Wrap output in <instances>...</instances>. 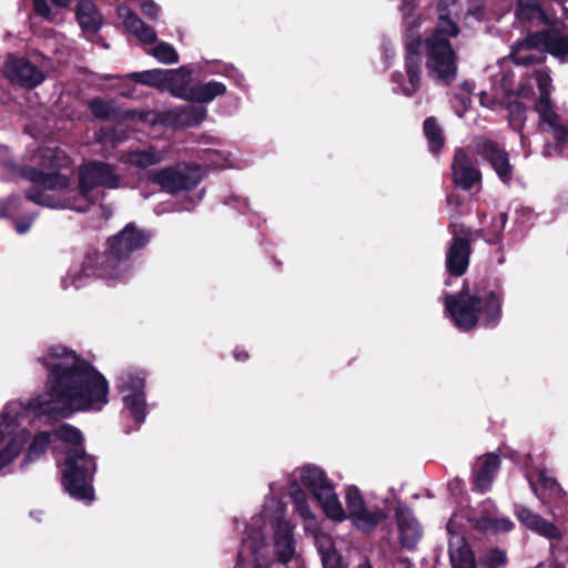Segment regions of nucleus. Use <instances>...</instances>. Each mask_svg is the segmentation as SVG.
<instances>
[{
    "instance_id": "nucleus-1",
    "label": "nucleus",
    "mask_w": 568,
    "mask_h": 568,
    "mask_svg": "<svg viewBox=\"0 0 568 568\" xmlns=\"http://www.w3.org/2000/svg\"><path fill=\"white\" fill-rule=\"evenodd\" d=\"M38 362L47 371V379L44 394L30 403L37 416L60 420L75 412L100 410L108 404V379L74 351L51 346Z\"/></svg>"
},
{
    "instance_id": "nucleus-2",
    "label": "nucleus",
    "mask_w": 568,
    "mask_h": 568,
    "mask_svg": "<svg viewBox=\"0 0 568 568\" xmlns=\"http://www.w3.org/2000/svg\"><path fill=\"white\" fill-rule=\"evenodd\" d=\"M153 234L136 223H128L116 234L109 236L103 252L87 250L80 268L69 273L63 280V287L69 285L80 288L92 276L118 282L128 281L134 273L135 262L141 251L151 242Z\"/></svg>"
},
{
    "instance_id": "nucleus-3",
    "label": "nucleus",
    "mask_w": 568,
    "mask_h": 568,
    "mask_svg": "<svg viewBox=\"0 0 568 568\" xmlns=\"http://www.w3.org/2000/svg\"><path fill=\"white\" fill-rule=\"evenodd\" d=\"M504 281L496 273H486L473 288L465 282L459 292L447 294L445 310L454 325L463 331H473L480 325L495 328L503 318Z\"/></svg>"
},
{
    "instance_id": "nucleus-4",
    "label": "nucleus",
    "mask_w": 568,
    "mask_h": 568,
    "mask_svg": "<svg viewBox=\"0 0 568 568\" xmlns=\"http://www.w3.org/2000/svg\"><path fill=\"white\" fill-rule=\"evenodd\" d=\"M62 153L63 152L60 150H48L43 158L44 160H49L50 163L48 168L53 172H43L42 170L33 166L18 165L11 159L9 149L7 146H0V165H2L8 172L12 174L18 173L23 179L36 184V186H31L26 191V199L28 201L42 206L55 207L57 204L54 200L38 186H43L48 190H62L70 185L69 176L58 172L62 166Z\"/></svg>"
},
{
    "instance_id": "nucleus-5",
    "label": "nucleus",
    "mask_w": 568,
    "mask_h": 568,
    "mask_svg": "<svg viewBox=\"0 0 568 568\" xmlns=\"http://www.w3.org/2000/svg\"><path fill=\"white\" fill-rule=\"evenodd\" d=\"M420 0H403L399 11L403 17L404 32V68L407 74L408 84L403 87V93L412 97L420 89L423 39L419 29L425 22L422 13L417 12Z\"/></svg>"
},
{
    "instance_id": "nucleus-6",
    "label": "nucleus",
    "mask_w": 568,
    "mask_h": 568,
    "mask_svg": "<svg viewBox=\"0 0 568 568\" xmlns=\"http://www.w3.org/2000/svg\"><path fill=\"white\" fill-rule=\"evenodd\" d=\"M95 471V458L84 447L68 448L64 452L61 481L71 497L78 500L93 499L92 483Z\"/></svg>"
},
{
    "instance_id": "nucleus-7",
    "label": "nucleus",
    "mask_w": 568,
    "mask_h": 568,
    "mask_svg": "<svg viewBox=\"0 0 568 568\" xmlns=\"http://www.w3.org/2000/svg\"><path fill=\"white\" fill-rule=\"evenodd\" d=\"M425 68L436 83L450 85L457 78L458 53L450 40L425 38Z\"/></svg>"
},
{
    "instance_id": "nucleus-8",
    "label": "nucleus",
    "mask_w": 568,
    "mask_h": 568,
    "mask_svg": "<svg viewBox=\"0 0 568 568\" xmlns=\"http://www.w3.org/2000/svg\"><path fill=\"white\" fill-rule=\"evenodd\" d=\"M148 180L159 185L164 192L178 194L182 191H191L195 189L202 176L197 164H178L175 166H166L159 171H151Z\"/></svg>"
},
{
    "instance_id": "nucleus-9",
    "label": "nucleus",
    "mask_w": 568,
    "mask_h": 568,
    "mask_svg": "<svg viewBox=\"0 0 568 568\" xmlns=\"http://www.w3.org/2000/svg\"><path fill=\"white\" fill-rule=\"evenodd\" d=\"M79 194L84 200H90L91 192L99 186L105 189H118L121 176L115 172L114 166L103 161H91L79 170Z\"/></svg>"
},
{
    "instance_id": "nucleus-10",
    "label": "nucleus",
    "mask_w": 568,
    "mask_h": 568,
    "mask_svg": "<svg viewBox=\"0 0 568 568\" xmlns=\"http://www.w3.org/2000/svg\"><path fill=\"white\" fill-rule=\"evenodd\" d=\"M517 45L548 53L561 63L568 62V34L557 28L529 32L517 40Z\"/></svg>"
},
{
    "instance_id": "nucleus-11",
    "label": "nucleus",
    "mask_w": 568,
    "mask_h": 568,
    "mask_svg": "<svg viewBox=\"0 0 568 568\" xmlns=\"http://www.w3.org/2000/svg\"><path fill=\"white\" fill-rule=\"evenodd\" d=\"M477 154L487 162L498 179L509 185L514 179L515 166L510 163L509 152L499 142L481 138L476 142Z\"/></svg>"
},
{
    "instance_id": "nucleus-12",
    "label": "nucleus",
    "mask_w": 568,
    "mask_h": 568,
    "mask_svg": "<svg viewBox=\"0 0 568 568\" xmlns=\"http://www.w3.org/2000/svg\"><path fill=\"white\" fill-rule=\"evenodd\" d=\"M4 77L10 83L31 90L40 85L45 74L43 71L24 57L9 55L4 64Z\"/></svg>"
},
{
    "instance_id": "nucleus-13",
    "label": "nucleus",
    "mask_w": 568,
    "mask_h": 568,
    "mask_svg": "<svg viewBox=\"0 0 568 568\" xmlns=\"http://www.w3.org/2000/svg\"><path fill=\"white\" fill-rule=\"evenodd\" d=\"M436 24L426 38L450 40L462 33L458 0H436Z\"/></svg>"
},
{
    "instance_id": "nucleus-14",
    "label": "nucleus",
    "mask_w": 568,
    "mask_h": 568,
    "mask_svg": "<svg viewBox=\"0 0 568 568\" xmlns=\"http://www.w3.org/2000/svg\"><path fill=\"white\" fill-rule=\"evenodd\" d=\"M452 181L455 186L469 191L481 181V172L463 148L455 150L452 164Z\"/></svg>"
},
{
    "instance_id": "nucleus-15",
    "label": "nucleus",
    "mask_w": 568,
    "mask_h": 568,
    "mask_svg": "<svg viewBox=\"0 0 568 568\" xmlns=\"http://www.w3.org/2000/svg\"><path fill=\"white\" fill-rule=\"evenodd\" d=\"M499 467V455L495 453H488L479 457L473 468L471 490L480 494L489 490Z\"/></svg>"
},
{
    "instance_id": "nucleus-16",
    "label": "nucleus",
    "mask_w": 568,
    "mask_h": 568,
    "mask_svg": "<svg viewBox=\"0 0 568 568\" xmlns=\"http://www.w3.org/2000/svg\"><path fill=\"white\" fill-rule=\"evenodd\" d=\"M470 255V239L453 236L445 261L448 274L455 277L464 275L469 266Z\"/></svg>"
},
{
    "instance_id": "nucleus-17",
    "label": "nucleus",
    "mask_w": 568,
    "mask_h": 568,
    "mask_svg": "<svg viewBox=\"0 0 568 568\" xmlns=\"http://www.w3.org/2000/svg\"><path fill=\"white\" fill-rule=\"evenodd\" d=\"M395 518L402 547L408 550L414 549L422 537V528L414 517L412 509L403 504L397 505Z\"/></svg>"
},
{
    "instance_id": "nucleus-18",
    "label": "nucleus",
    "mask_w": 568,
    "mask_h": 568,
    "mask_svg": "<svg viewBox=\"0 0 568 568\" xmlns=\"http://www.w3.org/2000/svg\"><path fill=\"white\" fill-rule=\"evenodd\" d=\"M274 555L282 565L288 564L295 555L293 526L286 520H278L275 526Z\"/></svg>"
},
{
    "instance_id": "nucleus-19",
    "label": "nucleus",
    "mask_w": 568,
    "mask_h": 568,
    "mask_svg": "<svg viewBox=\"0 0 568 568\" xmlns=\"http://www.w3.org/2000/svg\"><path fill=\"white\" fill-rule=\"evenodd\" d=\"M515 516L525 527L541 536L547 538H557L559 536L556 525L535 514L526 506L515 505Z\"/></svg>"
},
{
    "instance_id": "nucleus-20",
    "label": "nucleus",
    "mask_w": 568,
    "mask_h": 568,
    "mask_svg": "<svg viewBox=\"0 0 568 568\" xmlns=\"http://www.w3.org/2000/svg\"><path fill=\"white\" fill-rule=\"evenodd\" d=\"M125 29L145 44H153L158 37L153 27L145 23L133 10L125 8L119 10Z\"/></svg>"
},
{
    "instance_id": "nucleus-21",
    "label": "nucleus",
    "mask_w": 568,
    "mask_h": 568,
    "mask_svg": "<svg viewBox=\"0 0 568 568\" xmlns=\"http://www.w3.org/2000/svg\"><path fill=\"white\" fill-rule=\"evenodd\" d=\"M301 483L312 494L314 499L331 487L333 484L327 478L326 473L316 465L307 464L301 468Z\"/></svg>"
},
{
    "instance_id": "nucleus-22",
    "label": "nucleus",
    "mask_w": 568,
    "mask_h": 568,
    "mask_svg": "<svg viewBox=\"0 0 568 568\" xmlns=\"http://www.w3.org/2000/svg\"><path fill=\"white\" fill-rule=\"evenodd\" d=\"M75 17L84 32L95 33L103 24V17L92 0H80L77 4Z\"/></svg>"
},
{
    "instance_id": "nucleus-23",
    "label": "nucleus",
    "mask_w": 568,
    "mask_h": 568,
    "mask_svg": "<svg viewBox=\"0 0 568 568\" xmlns=\"http://www.w3.org/2000/svg\"><path fill=\"white\" fill-rule=\"evenodd\" d=\"M166 72L171 74L165 78L164 91L186 101L191 89V70L186 65H182L179 69L166 70Z\"/></svg>"
},
{
    "instance_id": "nucleus-24",
    "label": "nucleus",
    "mask_w": 568,
    "mask_h": 568,
    "mask_svg": "<svg viewBox=\"0 0 568 568\" xmlns=\"http://www.w3.org/2000/svg\"><path fill=\"white\" fill-rule=\"evenodd\" d=\"M226 93V85L222 82L211 80L205 83H196L191 85L186 101L192 103H210L217 97Z\"/></svg>"
},
{
    "instance_id": "nucleus-25",
    "label": "nucleus",
    "mask_w": 568,
    "mask_h": 568,
    "mask_svg": "<svg viewBox=\"0 0 568 568\" xmlns=\"http://www.w3.org/2000/svg\"><path fill=\"white\" fill-rule=\"evenodd\" d=\"M539 122L549 126L555 139V149L561 153L568 142V128L560 123L558 113L554 108L538 110Z\"/></svg>"
},
{
    "instance_id": "nucleus-26",
    "label": "nucleus",
    "mask_w": 568,
    "mask_h": 568,
    "mask_svg": "<svg viewBox=\"0 0 568 568\" xmlns=\"http://www.w3.org/2000/svg\"><path fill=\"white\" fill-rule=\"evenodd\" d=\"M387 517L388 515L384 509L378 507L369 509L367 506H365L364 510L357 513L351 518V520L357 530L368 535L373 532L381 523L386 520Z\"/></svg>"
},
{
    "instance_id": "nucleus-27",
    "label": "nucleus",
    "mask_w": 568,
    "mask_h": 568,
    "mask_svg": "<svg viewBox=\"0 0 568 568\" xmlns=\"http://www.w3.org/2000/svg\"><path fill=\"white\" fill-rule=\"evenodd\" d=\"M52 443V434L47 430L38 432L31 439L23 460L21 462V468H24L31 463L39 460L43 457Z\"/></svg>"
},
{
    "instance_id": "nucleus-28",
    "label": "nucleus",
    "mask_w": 568,
    "mask_h": 568,
    "mask_svg": "<svg viewBox=\"0 0 568 568\" xmlns=\"http://www.w3.org/2000/svg\"><path fill=\"white\" fill-rule=\"evenodd\" d=\"M315 500L331 520L342 523L347 518L346 511L334 491V486L323 493L321 497H316Z\"/></svg>"
},
{
    "instance_id": "nucleus-29",
    "label": "nucleus",
    "mask_w": 568,
    "mask_h": 568,
    "mask_svg": "<svg viewBox=\"0 0 568 568\" xmlns=\"http://www.w3.org/2000/svg\"><path fill=\"white\" fill-rule=\"evenodd\" d=\"M449 562L452 568H476L477 561L470 545L462 539L459 546L449 545Z\"/></svg>"
},
{
    "instance_id": "nucleus-30",
    "label": "nucleus",
    "mask_w": 568,
    "mask_h": 568,
    "mask_svg": "<svg viewBox=\"0 0 568 568\" xmlns=\"http://www.w3.org/2000/svg\"><path fill=\"white\" fill-rule=\"evenodd\" d=\"M423 132L427 140L429 151L433 154H438L445 145V135L435 116H428L424 120Z\"/></svg>"
},
{
    "instance_id": "nucleus-31",
    "label": "nucleus",
    "mask_w": 568,
    "mask_h": 568,
    "mask_svg": "<svg viewBox=\"0 0 568 568\" xmlns=\"http://www.w3.org/2000/svg\"><path fill=\"white\" fill-rule=\"evenodd\" d=\"M169 74L170 73L163 69H151L142 72H132L128 75V78L136 83L164 91V81Z\"/></svg>"
},
{
    "instance_id": "nucleus-32",
    "label": "nucleus",
    "mask_w": 568,
    "mask_h": 568,
    "mask_svg": "<svg viewBox=\"0 0 568 568\" xmlns=\"http://www.w3.org/2000/svg\"><path fill=\"white\" fill-rule=\"evenodd\" d=\"M118 388L122 394H145V374L128 372L119 378Z\"/></svg>"
},
{
    "instance_id": "nucleus-33",
    "label": "nucleus",
    "mask_w": 568,
    "mask_h": 568,
    "mask_svg": "<svg viewBox=\"0 0 568 568\" xmlns=\"http://www.w3.org/2000/svg\"><path fill=\"white\" fill-rule=\"evenodd\" d=\"M26 444V434L16 435L9 440V443L0 450V470L11 464L19 456Z\"/></svg>"
},
{
    "instance_id": "nucleus-34",
    "label": "nucleus",
    "mask_w": 568,
    "mask_h": 568,
    "mask_svg": "<svg viewBox=\"0 0 568 568\" xmlns=\"http://www.w3.org/2000/svg\"><path fill=\"white\" fill-rule=\"evenodd\" d=\"M123 403L135 424L141 425L146 416L145 394H125Z\"/></svg>"
},
{
    "instance_id": "nucleus-35",
    "label": "nucleus",
    "mask_w": 568,
    "mask_h": 568,
    "mask_svg": "<svg viewBox=\"0 0 568 568\" xmlns=\"http://www.w3.org/2000/svg\"><path fill=\"white\" fill-rule=\"evenodd\" d=\"M162 156L155 150V148H149L145 150H136L132 151L129 154V163L135 168L146 169L151 165L158 164L161 162Z\"/></svg>"
},
{
    "instance_id": "nucleus-36",
    "label": "nucleus",
    "mask_w": 568,
    "mask_h": 568,
    "mask_svg": "<svg viewBox=\"0 0 568 568\" xmlns=\"http://www.w3.org/2000/svg\"><path fill=\"white\" fill-rule=\"evenodd\" d=\"M54 437L63 443L70 444V448H79L83 446V435L81 430L70 424H61L51 433Z\"/></svg>"
},
{
    "instance_id": "nucleus-37",
    "label": "nucleus",
    "mask_w": 568,
    "mask_h": 568,
    "mask_svg": "<svg viewBox=\"0 0 568 568\" xmlns=\"http://www.w3.org/2000/svg\"><path fill=\"white\" fill-rule=\"evenodd\" d=\"M507 221L508 214L506 212L499 213L497 216L491 219V223L488 230H483V233L479 234V237H483L489 244L499 243Z\"/></svg>"
},
{
    "instance_id": "nucleus-38",
    "label": "nucleus",
    "mask_w": 568,
    "mask_h": 568,
    "mask_svg": "<svg viewBox=\"0 0 568 568\" xmlns=\"http://www.w3.org/2000/svg\"><path fill=\"white\" fill-rule=\"evenodd\" d=\"M207 110L202 105H190L181 109L178 116L182 125L193 128L200 125L206 118Z\"/></svg>"
},
{
    "instance_id": "nucleus-39",
    "label": "nucleus",
    "mask_w": 568,
    "mask_h": 568,
    "mask_svg": "<svg viewBox=\"0 0 568 568\" xmlns=\"http://www.w3.org/2000/svg\"><path fill=\"white\" fill-rule=\"evenodd\" d=\"M263 545L262 541H251L248 545L250 555L252 556V559L245 558L242 551H239L237 559L235 562L234 568H271L268 564H262L258 560V550L261 546Z\"/></svg>"
},
{
    "instance_id": "nucleus-40",
    "label": "nucleus",
    "mask_w": 568,
    "mask_h": 568,
    "mask_svg": "<svg viewBox=\"0 0 568 568\" xmlns=\"http://www.w3.org/2000/svg\"><path fill=\"white\" fill-rule=\"evenodd\" d=\"M345 503L347 508L346 515L349 519L361 510L363 511L364 507L367 506L362 491L357 486L354 485H351L346 488Z\"/></svg>"
},
{
    "instance_id": "nucleus-41",
    "label": "nucleus",
    "mask_w": 568,
    "mask_h": 568,
    "mask_svg": "<svg viewBox=\"0 0 568 568\" xmlns=\"http://www.w3.org/2000/svg\"><path fill=\"white\" fill-rule=\"evenodd\" d=\"M524 50H530L529 48H519L517 45V41L511 45L510 50V59L516 65L530 67L535 64H540L545 62V57L537 54H520Z\"/></svg>"
},
{
    "instance_id": "nucleus-42",
    "label": "nucleus",
    "mask_w": 568,
    "mask_h": 568,
    "mask_svg": "<svg viewBox=\"0 0 568 568\" xmlns=\"http://www.w3.org/2000/svg\"><path fill=\"white\" fill-rule=\"evenodd\" d=\"M151 54L160 62L165 64L176 63L179 54L174 47L168 42H159L151 51Z\"/></svg>"
},
{
    "instance_id": "nucleus-43",
    "label": "nucleus",
    "mask_w": 568,
    "mask_h": 568,
    "mask_svg": "<svg viewBox=\"0 0 568 568\" xmlns=\"http://www.w3.org/2000/svg\"><path fill=\"white\" fill-rule=\"evenodd\" d=\"M89 110L91 114L99 120H110L114 115L113 105L100 98H94L89 102Z\"/></svg>"
},
{
    "instance_id": "nucleus-44",
    "label": "nucleus",
    "mask_w": 568,
    "mask_h": 568,
    "mask_svg": "<svg viewBox=\"0 0 568 568\" xmlns=\"http://www.w3.org/2000/svg\"><path fill=\"white\" fill-rule=\"evenodd\" d=\"M481 566L486 568H498L507 562L506 551L500 548H491L479 559Z\"/></svg>"
},
{
    "instance_id": "nucleus-45",
    "label": "nucleus",
    "mask_w": 568,
    "mask_h": 568,
    "mask_svg": "<svg viewBox=\"0 0 568 568\" xmlns=\"http://www.w3.org/2000/svg\"><path fill=\"white\" fill-rule=\"evenodd\" d=\"M519 12H520V16L526 19H532L536 17L545 23L549 22L547 16H546V12L538 3H535V2L526 3V4L521 3Z\"/></svg>"
},
{
    "instance_id": "nucleus-46",
    "label": "nucleus",
    "mask_w": 568,
    "mask_h": 568,
    "mask_svg": "<svg viewBox=\"0 0 568 568\" xmlns=\"http://www.w3.org/2000/svg\"><path fill=\"white\" fill-rule=\"evenodd\" d=\"M509 116L511 121H526L527 106L521 101H513L508 104Z\"/></svg>"
},
{
    "instance_id": "nucleus-47",
    "label": "nucleus",
    "mask_w": 568,
    "mask_h": 568,
    "mask_svg": "<svg viewBox=\"0 0 568 568\" xmlns=\"http://www.w3.org/2000/svg\"><path fill=\"white\" fill-rule=\"evenodd\" d=\"M321 560L323 568H346L343 565V557L337 550L323 554Z\"/></svg>"
},
{
    "instance_id": "nucleus-48",
    "label": "nucleus",
    "mask_w": 568,
    "mask_h": 568,
    "mask_svg": "<svg viewBox=\"0 0 568 568\" xmlns=\"http://www.w3.org/2000/svg\"><path fill=\"white\" fill-rule=\"evenodd\" d=\"M453 226V236H460L470 239V242L475 239L479 237V234L483 233V230H475L465 226L464 224H452Z\"/></svg>"
},
{
    "instance_id": "nucleus-49",
    "label": "nucleus",
    "mask_w": 568,
    "mask_h": 568,
    "mask_svg": "<svg viewBox=\"0 0 568 568\" xmlns=\"http://www.w3.org/2000/svg\"><path fill=\"white\" fill-rule=\"evenodd\" d=\"M288 495L291 497L293 505L301 504V501L307 499L306 493L303 490L298 481L295 479L292 480L288 485Z\"/></svg>"
},
{
    "instance_id": "nucleus-50",
    "label": "nucleus",
    "mask_w": 568,
    "mask_h": 568,
    "mask_svg": "<svg viewBox=\"0 0 568 568\" xmlns=\"http://www.w3.org/2000/svg\"><path fill=\"white\" fill-rule=\"evenodd\" d=\"M21 199L18 195H11L0 200V219L7 217L11 209L17 210L20 206Z\"/></svg>"
},
{
    "instance_id": "nucleus-51",
    "label": "nucleus",
    "mask_w": 568,
    "mask_h": 568,
    "mask_svg": "<svg viewBox=\"0 0 568 568\" xmlns=\"http://www.w3.org/2000/svg\"><path fill=\"white\" fill-rule=\"evenodd\" d=\"M160 7L153 0H144L141 3V12L150 20H158L160 14Z\"/></svg>"
},
{
    "instance_id": "nucleus-52",
    "label": "nucleus",
    "mask_w": 568,
    "mask_h": 568,
    "mask_svg": "<svg viewBox=\"0 0 568 568\" xmlns=\"http://www.w3.org/2000/svg\"><path fill=\"white\" fill-rule=\"evenodd\" d=\"M514 528L509 518H493V534L508 532Z\"/></svg>"
},
{
    "instance_id": "nucleus-53",
    "label": "nucleus",
    "mask_w": 568,
    "mask_h": 568,
    "mask_svg": "<svg viewBox=\"0 0 568 568\" xmlns=\"http://www.w3.org/2000/svg\"><path fill=\"white\" fill-rule=\"evenodd\" d=\"M316 542H317V551L321 556V559L323 558V554L336 550L333 540L328 536L318 537L316 539Z\"/></svg>"
},
{
    "instance_id": "nucleus-54",
    "label": "nucleus",
    "mask_w": 568,
    "mask_h": 568,
    "mask_svg": "<svg viewBox=\"0 0 568 568\" xmlns=\"http://www.w3.org/2000/svg\"><path fill=\"white\" fill-rule=\"evenodd\" d=\"M34 12L45 19L51 16V8L47 0H32Z\"/></svg>"
},
{
    "instance_id": "nucleus-55",
    "label": "nucleus",
    "mask_w": 568,
    "mask_h": 568,
    "mask_svg": "<svg viewBox=\"0 0 568 568\" xmlns=\"http://www.w3.org/2000/svg\"><path fill=\"white\" fill-rule=\"evenodd\" d=\"M467 14L474 17L478 21H483L485 19L484 2L479 1V2H476V3H471L467 8Z\"/></svg>"
},
{
    "instance_id": "nucleus-56",
    "label": "nucleus",
    "mask_w": 568,
    "mask_h": 568,
    "mask_svg": "<svg viewBox=\"0 0 568 568\" xmlns=\"http://www.w3.org/2000/svg\"><path fill=\"white\" fill-rule=\"evenodd\" d=\"M474 527L483 532H493V518L483 515L476 519Z\"/></svg>"
},
{
    "instance_id": "nucleus-57",
    "label": "nucleus",
    "mask_w": 568,
    "mask_h": 568,
    "mask_svg": "<svg viewBox=\"0 0 568 568\" xmlns=\"http://www.w3.org/2000/svg\"><path fill=\"white\" fill-rule=\"evenodd\" d=\"M552 108L551 100H550V90H541V93H539V99L537 103L535 104V111L538 112V110L549 109Z\"/></svg>"
},
{
    "instance_id": "nucleus-58",
    "label": "nucleus",
    "mask_w": 568,
    "mask_h": 568,
    "mask_svg": "<svg viewBox=\"0 0 568 568\" xmlns=\"http://www.w3.org/2000/svg\"><path fill=\"white\" fill-rule=\"evenodd\" d=\"M294 509L304 519H313L314 518V515L311 510L307 499L304 501H301V504H295Z\"/></svg>"
},
{
    "instance_id": "nucleus-59",
    "label": "nucleus",
    "mask_w": 568,
    "mask_h": 568,
    "mask_svg": "<svg viewBox=\"0 0 568 568\" xmlns=\"http://www.w3.org/2000/svg\"><path fill=\"white\" fill-rule=\"evenodd\" d=\"M34 216H24L16 222L14 229L18 234H24L31 227Z\"/></svg>"
},
{
    "instance_id": "nucleus-60",
    "label": "nucleus",
    "mask_w": 568,
    "mask_h": 568,
    "mask_svg": "<svg viewBox=\"0 0 568 568\" xmlns=\"http://www.w3.org/2000/svg\"><path fill=\"white\" fill-rule=\"evenodd\" d=\"M539 481L545 488L552 489L558 486V483L555 478L548 477L545 473L539 474Z\"/></svg>"
},
{
    "instance_id": "nucleus-61",
    "label": "nucleus",
    "mask_w": 568,
    "mask_h": 568,
    "mask_svg": "<svg viewBox=\"0 0 568 568\" xmlns=\"http://www.w3.org/2000/svg\"><path fill=\"white\" fill-rule=\"evenodd\" d=\"M233 356L237 362H246L250 358L248 352L240 347H235Z\"/></svg>"
},
{
    "instance_id": "nucleus-62",
    "label": "nucleus",
    "mask_w": 568,
    "mask_h": 568,
    "mask_svg": "<svg viewBox=\"0 0 568 568\" xmlns=\"http://www.w3.org/2000/svg\"><path fill=\"white\" fill-rule=\"evenodd\" d=\"M537 84H538L539 93H541V90H550V79L549 78L539 79Z\"/></svg>"
},
{
    "instance_id": "nucleus-63",
    "label": "nucleus",
    "mask_w": 568,
    "mask_h": 568,
    "mask_svg": "<svg viewBox=\"0 0 568 568\" xmlns=\"http://www.w3.org/2000/svg\"><path fill=\"white\" fill-rule=\"evenodd\" d=\"M52 3L60 8H68L71 3V0H51Z\"/></svg>"
},
{
    "instance_id": "nucleus-64",
    "label": "nucleus",
    "mask_w": 568,
    "mask_h": 568,
    "mask_svg": "<svg viewBox=\"0 0 568 568\" xmlns=\"http://www.w3.org/2000/svg\"><path fill=\"white\" fill-rule=\"evenodd\" d=\"M357 568H374L371 560L365 558L362 562L358 564Z\"/></svg>"
}]
</instances>
